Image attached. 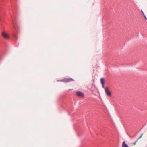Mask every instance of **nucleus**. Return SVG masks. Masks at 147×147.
Listing matches in <instances>:
<instances>
[{
    "label": "nucleus",
    "instance_id": "nucleus-1",
    "mask_svg": "<svg viewBox=\"0 0 147 147\" xmlns=\"http://www.w3.org/2000/svg\"><path fill=\"white\" fill-rule=\"evenodd\" d=\"M105 79L103 78H102L100 79V82L102 84V87L105 89V92L107 96L109 97H111L112 95V94L111 92L109 90V88L108 87H105Z\"/></svg>",
    "mask_w": 147,
    "mask_h": 147
},
{
    "label": "nucleus",
    "instance_id": "nucleus-2",
    "mask_svg": "<svg viewBox=\"0 0 147 147\" xmlns=\"http://www.w3.org/2000/svg\"><path fill=\"white\" fill-rule=\"evenodd\" d=\"M76 95L78 97H81L82 98H84V95L83 93L80 91H78L76 93Z\"/></svg>",
    "mask_w": 147,
    "mask_h": 147
},
{
    "label": "nucleus",
    "instance_id": "nucleus-3",
    "mask_svg": "<svg viewBox=\"0 0 147 147\" xmlns=\"http://www.w3.org/2000/svg\"><path fill=\"white\" fill-rule=\"evenodd\" d=\"M2 35L5 38L8 39H9V35L7 33L4 32H2Z\"/></svg>",
    "mask_w": 147,
    "mask_h": 147
},
{
    "label": "nucleus",
    "instance_id": "nucleus-4",
    "mask_svg": "<svg viewBox=\"0 0 147 147\" xmlns=\"http://www.w3.org/2000/svg\"><path fill=\"white\" fill-rule=\"evenodd\" d=\"M74 80L72 78H66L63 80V81L64 82H67Z\"/></svg>",
    "mask_w": 147,
    "mask_h": 147
},
{
    "label": "nucleus",
    "instance_id": "nucleus-5",
    "mask_svg": "<svg viewBox=\"0 0 147 147\" xmlns=\"http://www.w3.org/2000/svg\"><path fill=\"white\" fill-rule=\"evenodd\" d=\"M122 147H128V145L126 144L125 142H123L122 144Z\"/></svg>",
    "mask_w": 147,
    "mask_h": 147
},
{
    "label": "nucleus",
    "instance_id": "nucleus-6",
    "mask_svg": "<svg viewBox=\"0 0 147 147\" xmlns=\"http://www.w3.org/2000/svg\"><path fill=\"white\" fill-rule=\"evenodd\" d=\"M143 135V134H142V133L140 135V136H139V138L138 139H139L141 138L142 137Z\"/></svg>",
    "mask_w": 147,
    "mask_h": 147
},
{
    "label": "nucleus",
    "instance_id": "nucleus-7",
    "mask_svg": "<svg viewBox=\"0 0 147 147\" xmlns=\"http://www.w3.org/2000/svg\"><path fill=\"white\" fill-rule=\"evenodd\" d=\"M138 139H137L134 142L133 144L134 145H135L136 143L138 142Z\"/></svg>",
    "mask_w": 147,
    "mask_h": 147
},
{
    "label": "nucleus",
    "instance_id": "nucleus-8",
    "mask_svg": "<svg viewBox=\"0 0 147 147\" xmlns=\"http://www.w3.org/2000/svg\"><path fill=\"white\" fill-rule=\"evenodd\" d=\"M145 18H146V19H147V18H146V17H145Z\"/></svg>",
    "mask_w": 147,
    "mask_h": 147
}]
</instances>
